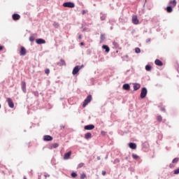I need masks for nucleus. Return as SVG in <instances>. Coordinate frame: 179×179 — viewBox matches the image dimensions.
I'll use <instances>...</instances> for the list:
<instances>
[{
  "label": "nucleus",
  "instance_id": "57",
  "mask_svg": "<svg viewBox=\"0 0 179 179\" xmlns=\"http://www.w3.org/2000/svg\"><path fill=\"white\" fill-rule=\"evenodd\" d=\"M113 27H110V30H113Z\"/></svg>",
  "mask_w": 179,
  "mask_h": 179
},
{
  "label": "nucleus",
  "instance_id": "55",
  "mask_svg": "<svg viewBox=\"0 0 179 179\" xmlns=\"http://www.w3.org/2000/svg\"><path fill=\"white\" fill-rule=\"evenodd\" d=\"M108 156L106 155V156L105 157V159H108Z\"/></svg>",
  "mask_w": 179,
  "mask_h": 179
},
{
  "label": "nucleus",
  "instance_id": "25",
  "mask_svg": "<svg viewBox=\"0 0 179 179\" xmlns=\"http://www.w3.org/2000/svg\"><path fill=\"white\" fill-rule=\"evenodd\" d=\"M59 146V143H52L50 146L51 149H56Z\"/></svg>",
  "mask_w": 179,
  "mask_h": 179
},
{
  "label": "nucleus",
  "instance_id": "4",
  "mask_svg": "<svg viewBox=\"0 0 179 179\" xmlns=\"http://www.w3.org/2000/svg\"><path fill=\"white\" fill-rule=\"evenodd\" d=\"M35 43H36L37 45H41L45 44V43H46V41H45V39H43V38H36V39L35 40Z\"/></svg>",
  "mask_w": 179,
  "mask_h": 179
},
{
  "label": "nucleus",
  "instance_id": "63",
  "mask_svg": "<svg viewBox=\"0 0 179 179\" xmlns=\"http://www.w3.org/2000/svg\"><path fill=\"white\" fill-rule=\"evenodd\" d=\"M178 8H179V6H178Z\"/></svg>",
  "mask_w": 179,
  "mask_h": 179
},
{
  "label": "nucleus",
  "instance_id": "2",
  "mask_svg": "<svg viewBox=\"0 0 179 179\" xmlns=\"http://www.w3.org/2000/svg\"><path fill=\"white\" fill-rule=\"evenodd\" d=\"M148 95V89L145 87H143L141 88V94H140V98L141 99H145Z\"/></svg>",
  "mask_w": 179,
  "mask_h": 179
},
{
  "label": "nucleus",
  "instance_id": "35",
  "mask_svg": "<svg viewBox=\"0 0 179 179\" xmlns=\"http://www.w3.org/2000/svg\"><path fill=\"white\" fill-rule=\"evenodd\" d=\"M84 166V163L81 162L80 164H78L77 166V169H79L80 168H83Z\"/></svg>",
  "mask_w": 179,
  "mask_h": 179
},
{
  "label": "nucleus",
  "instance_id": "10",
  "mask_svg": "<svg viewBox=\"0 0 179 179\" xmlns=\"http://www.w3.org/2000/svg\"><path fill=\"white\" fill-rule=\"evenodd\" d=\"M141 87V84L138 83H133V88H134V91L136 92L138 90H140Z\"/></svg>",
  "mask_w": 179,
  "mask_h": 179
},
{
  "label": "nucleus",
  "instance_id": "14",
  "mask_svg": "<svg viewBox=\"0 0 179 179\" xmlns=\"http://www.w3.org/2000/svg\"><path fill=\"white\" fill-rule=\"evenodd\" d=\"M122 89L124 91L129 92L131 90V85L129 83H124L122 85Z\"/></svg>",
  "mask_w": 179,
  "mask_h": 179
},
{
  "label": "nucleus",
  "instance_id": "53",
  "mask_svg": "<svg viewBox=\"0 0 179 179\" xmlns=\"http://www.w3.org/2000/svg\"><path fill=\"white\" fill-rule=\"evenodd\" d=\"M80 46H83L84 45V43L83 42H80Z\"/></svg>",
  "mask_w": 179,
  "mask_h": 179
},
{
  "label": "nucleus",
  "instance_id": "49",
  "mask_svg": "<svg viewBox=\"0 0 179 179\" xmlns=\"http://www.w3.org/2000/svg\"><path fill=\"white\" fill-rule=\"evenodd\" d=\"M85 13H86L85 10H82V15H85Z\"/></svg>",
  "mask_w": 179,
  "mask_h": 179
},
{
  "label": "nucleus",
  "instance_id": "58",
  "mask_svg": "<svg viewBox=\"0 0 179 179\" xmlns=\"http://www.w3.org/2000/svg\"><path fill=\"white\" fill-rule=\"evenodd\" d=\"M85 30H86V29H85V28H84V29H83V31H85Z\"/></svg>",
  "mask_w": 179,
  "mask_h": 179
},
{
  "label": "nucleus",
  "instance_id": "26",
  "mask_svg": "<svg viewBox=\"0 0 179 179\" xmlns=\"http://www.w3.org/2000/svg\"><path fill=\"white\" fill-rule=\"evenodd\" d=\"M113 45L115 49H119V48H120V44L115 41L113 42Z\"/></svg>",
  "mask_w": 179,
  "mask_h": 179
},
{
  "label": "nucleus",
  "instance_id": "32",
  "mask_svg": "<svg viewBox=\"0 0 179 179\" xmlns=\"http://www.w3.org/2000/svg\"><path fill=\"white\" fill-rule=\"evenodd\" d=\"M53 27L55 28V29H58L59 27V24L57 22H54L53 23Z\"/></svg>",
  "mask_w": 179,
  "mask_h": 179
},
{
  "label": "nucleus",
  "instance_id": "40",
  "mask_svg": "<svg viewBox=\"0 0 179 179\" xmlns=\"http://www.w3.org/2000/svg\"><path fill=\"white\" fill-rule=\"evenodd\" d=\"M87 177L85 173L80 174V179H85Z\"/></svg>",
  "mask_w": 179,
  "mask_h": 179
},
{
  "label": "nucleus",
  "instance_id": "30",
  "mask_svg": "<svg viewBox=\"0 0 179 179\" xmlns=\"http://www.w3.org/2000/svg\"><path fill=\"white\" fill-rule=\"evenodd\" d=\"M169 4H172L173 6V7H175L177 5V1H176V0L171 1H169Z\"/></svg>",
  "mask_w": 179,
  "mask_h": 179
},
{
  "label": "nucleus",
  "instance_id": "17",
  "mask_svg": "<svg viewBox=\"0 0 179 179\" xmlns=\"http://www.w3.org/2000/svg\"><path fill=\"white\" fill-rule=\"evenodd\" d=\"M21 89L22 90V92L27 93V88H26V82L22 81L21 82Z\"/></svg>",
  "mask_w": 179,
  "mask_h": 179
},
{
  "label": "nucleus",
  "instance_id": "31",
  "mask_svg": "<svg viewBox=\"0 0 179 179\" xmlns=\"http://www.w3.org/2000/svg\"><path fill=\"white\" fill-rule=\"evenodd\" d=\"M179 162V157H175L173 160H172V163L173 164H177Z\"/></svg>",
  "mask_w": 179,
  "mask_h": 179
},
{
  "label": "nucleus",
  "instance_id": "62",
  "mask_svg": "<svg viewBox=\"0 0 179 179\" xmlns=\"http://www.w3.org/2000/svg\"><path fill=\"white\" fill-rule=\"evenodd\" d=\"M24 179H27V178H24Z\"/></svg>",
  "mask_w": 179,
  "mask_h": 179
},
{
  "label": "nucleus",
  "instance_id": "23",
  "mask_svg": "<svg viewBox=\"0 0 179 179\" xmlns=\"http://www.w3.org/2000/svg\"><path fill=\"white\" fill-rule=\"evenodd\" d=\"M152 66H151L150 64H147V65H145V71H148V72L151 71H152Z\"/></svg>",
  "mask_w": 179,
  "mask_h": 179
},
{
  "label": "nucleus",
  "instance_id": "34",
  "mask_svg": "<svg viewBox=\"0 0 179 179\" xmlns=\"http://www.w3.org/2000/svg\"><path fill=\"white\" fill-rule=\"evenodd\" d=\"M132 158L135 160L138 159L139 158V156L136 154L133 153L132 154Z\"/></svg>",
  "mask_w": 179,
  "mask_h": 179
},
{
  "label": "nucleus",
  "instance_id": "16",
  "mask_svg": "<svg viewBox=\"0 0 179 179\" xmlns=\"http://www.w3.org/2000/svg\"><path fill=\"white\" fill-rule=\"evenodd\" d=\"M155 64L157 66H163L164 63L162 60L159 59H156L155 60Z\"/></svg>",
  "mask_w": 179,
  "mask_h": 179
},
{
  "label": "nucleus",
  "instance_id": "6",
  "mask_svg": "<svg viewBox=\"0 0 179 179\" xmlns=\"http://www.w3.org/2000/svg\"><path fill=\"white\" fill-rule=\"evenodd\" d=\"M72 155V151L69 150L64 154L63 159L64 160H68L71 158V156Z\"/></svg>",
  "mask_w": 179,
  "mask_h": 179
},
{
  "label": "nucleus",
  "instance_id": "59",
  "mask_svg": "<svg viewBox=\"0 0 179 179\" xmlns=\"http://www.w3.org/2000/svg\"><path fill=\"white\" fill-rule=\"evenodd\" d=\"M32 128V127L31 126V127H29V129H31Z\"/></svg>",
  "mask_w": 179,
  "mask_h": 179
},
{
  "label": "nucleus",
  "instance_id": "12",
  "mask_svg": "<svg viewBox=\"0 0 179 179\" xmlns=\"http://www.w3.org/2000/svg\"><path fill=\"white\" fill-rule=\"evenodd\" d=\"M12 17H13V20L17 22V21H18V20H20L21 16H20V15L18 14V13H14V14H13Z\"/></svg>",
  "mask_w": 179,
  "mask_h": 179
},
{
  "label": "nucleus",
  "instance_id": "38",
  "mask_svg": "<svg viewBox=\"0 0 179 179\" xmlns=\"http://www.w3.org/2000/svg\"><path fill=\"white\" fill-rule=\"evenodd\" d=\"M34 41H35V38H34V36H29V42L33 43V42H34Z\"/></svg>",
  "mask_w": 179,
  "mask_h": 179
},
{
  "label": "nucleus",
  "instance_id": "3",
  "mask_svg": "<svg viewBox=\"0 0 179 179\" xmlns=\"http://www.w3.org/2000/svg\"><path fill=\"white\" fill-rule=\"evenodd\" d=\"M62 6L64 8H74L76 5H75V3L73 2L67 1V2L63 3Z\"/></svg>",
  "mask_w": 179,
  "mask_h": 179
},
{
  "label": "nucleus",
  "instance_id": "11",
  "mask_svg": "<svg viewBox=\"0 0 179 179\" xmlns=\"http://www.w3.org/2000/svg\"><path fill=\"white\" fill-rule=\"evenodd\" d=\"M128 146L131 150H136V148H137V144L134 142L129 143Z\"/></svg>",
  "mask_w": 179,
  "mask_h": 179
},
{
  "label": "nucleus",
  "instance_id": "19",
  "mask_svg": "<svg viewBox=\"0 0 179 179\" xmlns=\"http://www.w3.org/2000/svg\"><path fill=\"white\" fill-rule=\"evenodd\" d=\"M57 65L59 66H66V64L64 59H61L60 61L57 63Z\"/></svg>",
  "mask_w": 179,
  "mask_h": 179
},
{
  "label": "nucleus",
  "instance_id": "20",
  "mask_svg": "<svg viewBox=\"0 0 179 179\" xmlns=\"http://www.w3.org/2000/svg\"><path fill=\"white\" fill-rule=\"evenodd\" d=\"M107 18V15L103 13H100V20L105 21Z\"/></svg>",
  "mask_w": 179,
  "mask_h": 179
},
{
  "label": "nucleus",
  "instance_id": "61",
  "mask_svg": "<svg viewBox=\"0 0 179 179\" xmlns=\"http://www.w3.org/2000/svg\"><path fill=\"white\" fill-rule=\"evenodd\" d=\"M170 168H171V164L169 165Z\"/></svg>",
  "mask_w": 179,
  "mask_h": 179
},
{
  "label": "nucleus",
  "instance_id": "33",
  "mask_svg": "<svg viewBox=\"0 0 179 179\" xmlns=\"http://www.w3.org/2000/svg\"><path fill=\"white\" fill-rule=\"evenodd\" d=\"M122 61H126V62H129V59H129V55H126L124 57H122Z\"/></svg>",
  "mask_w": 179,
  "mask_h": 179
},
{
  "label": "nucleus",
  "instance_id": "48",
  "mask_svg": "<svg viewBox=\"0 0 179 179\" xmlns=\"http://www.w3.org/2000/svg\"><path fill=\"white\" fill-rule=\"evenodd\" d=\"M151 41V38H148L147 40H146V43H150Z\"/></svg>",
  "mask_w": 179,
  "mask_h": 179
},
{
  "label": "nucleus",
  "instance_id": "28",
  "mask_svg": "<svg viewBox=\"0 0 179 179\" xmlns=\"http://www.w3.org/2000/svg\"><path fill=\"white\" fill-rule=\"evenodd\" d=\"M148 146H149V145H148V142H144L142 143V148L147 149V148H148Z\"/></svg>",
  "mask_w": 179,
  "mask_h": 179
},
{
  "label": "nucleus",
  "instance_id": "43",
  "mask_svg": "<svg viewBox=\"0 0 179 179\" xmlns=\"http://www.w3.org/2000/svg\"><path fill=\"white\" fill-rule=\"evenodd\" d=\"M34 95L35 96H39L38 92V91L34 92Z\"/></svg>",
  "mask_w": 179,
  "mask_h": 179
},
{
  "label": "nucleus",
  "instance_id": "39",
  "mask_svg": "<svg viewBox=\"0 0 179 179\" xmlns=\"http://www.w3.org/2000/svg\"><path fill=\"white\" fill-rule=\"evenodd\" d=\"M173 174L174 175H178L179 174V168L173 170Z\"/></svg>",
  "mask_w": 179,
  "mask_h": 179
},
{
  "label": "nucleus",
  "instance_id": "60",
  "mask_svg": "<svg viewBox=\"0 0 179 179\" xmlns=\"http://www.w3.org/2000/svg\"><path fill=\"white\" fill-rule=\"evenodd\" d=\"M24 132H27V130H24Z\"/></svg>",
  "mask_w": 179,
  "mask_h": 179
},
{
  "label": "nucleus",
  "instance_id": "37",
  "mask_svg": "<svg viewBox=\"0 0 179 179\" xmlns=\"http://www.w3.org/2000/svg\"><path fill=\"white\" fill-rule=\"evenodd\" d=\"M157 120L159 122H162V115H158L157 117Z\"/></svg>",
  "mask_w": 179,
  "mask_h": 179
},
{
  "label": "nucleus",
  "instance_id": "7",
  "mask_svg": "<svg viewBox=\"0 0 179 179\" xmlns=\"http://www.w3.org/2000/svg\"><path fill=\"white\" fill-rule=\"evenodd\" d=\"M6 101H7V103H8V107H10V108H14L15 104L11 98L10 97L7 98Z\"/></svg>",
  "mask_w": 179,
  "mask_h": 179
},
{
  "label": "nucleus",
  "instance_id": "47",
  "mask_svg": "<svg viewBox=\"0 0 179 179\" xmlns=\"http://www.w3.org/2000/svg\"><path fill=\"white\" fill-rule=\"evenodd\" d=\"M102 176H106V171H102V173H101Z\"/></svg>",
  "mask_w": 179,
  "mask_h": 179
},
{
  "label": "nucleus",
  "instance_id": "52",
  "mask_svg": "<svg viewBox=\"0 0 179 179\" xmlns=\"http://www.w3.org/2000/svg\"><path fill=\"white\" fill-rule=\"evenodd\" d=\"M177 71H178V73H179V64H178Z\"/></svg>",
  "mask_w": 179,
  "mask_h": 179
},
{
  "label": "nucleus",
  "instance_id": "27",
  "mask_svg": "<svg viewBox=\"0 0 179 179\" xmlns=\"http://www.w3.org/2000/svg\"><path fill=\"white\" fill-rule=\"evenodd\" d=\"M106 39V34H101L100 36V42H103Z\"/></svg>",
  "mask_w": 179,
  "mask_h": 179
},
{
  "label": "nucleus",
  "instance_id": "8",
  "mask_svg": "<svg viewBox=\"0 0 179 179\" xmlns=\"http://www.w3.org/2000/svg\"><path fill=\"white\" fill-rule=\"evenodd\" d=\"M43 140L45 142H50L53 140V137L50 135H45L43 136Z\"/></svg>",
  "mask_w": 179,
  "mask_h": 179
},
{
  "label": "nucleus",
  "instance_id": "41",
  "mask_svg": "<svg viewBox=\"0 0 179 179\" xmlns=\"http://www.w3.org/2000/svg\"><path fill=\"white\" fill-rule=\"evenodd\" d=\"M128 170H129V171H130L131 173L135 171V169H134V167H129Z\"/></svg>",
  "mask_w": 179,
  "mask_h": 179
},
{
  "label": "nucleus",
  "instance_id": "22",
  "mask_svg": "<svg viewBox=\"0 0 179 179\" xmlns=\"http://www.w3.org/2000/svg\"><path fill=\"white\" fill-rule=\"evenodd\" d=\"M166 10L167 13H171L173 12V6H166Z\"/></svg>",
  "mask_w": 179,
  "mask_h": 179
},
{
  "label": "nucleus",
  "instance_id": "15",
  "mask_svg": "<svg viewBox=\"0 0 179 179\" xmlns=\"http://www.w3.org/2000/svg\"><path fill=\"white\" fill-rule=\"evenodd\" d=\"M132 23L135 25H137L139 24V20L138 19L137 15L132 16Z\"/></svg>",
  "mask_w": 179,
  "mask_h": 179
},
{
  "label": "nucleus",
  "instance_id": "1",
  "mask_svg": "<svg viewBox=\"0 0 179 179\" xmlns=\"http://www.w3.org/2000/svg\"><path fill=\"white\" fill-rule=\"evenodd\" d=\"M92 100V95L89 94L87 96V97L85 99L83 103V108H85Z\"/></svg>",
  "mask_w": 179,
  "mask_h": 179
},
{
  "label": "nucleus",
  "instance_id": "46",
  "mask_svg": "<svg viewBox=\"0 0 179 179\" xmlns=\"http://www.w3.org/2000/svg\"><path fill=\"white\" fill-rule=\"evenodd\" d=\"M85 67V66L83 64L80 65V66H78V69L80 70H81L82 69H83Z\"/></svg>",
  "mask_w": 179,
  "mask_h": 179
},
{
  "label": "nucleus",
  "instance_id": "36",
  "mask_svg": "<svg viewBox=\"0 0 179 179\" xmlns=\"http://www.w3.org/2000/svg\"><path fill=\"white\" fill-rule=\"evenodd\" d=\"M120 162V159L116 158L114 159L113 164H119Z\"/></svg>",
  "mask_w": 179,
  "mask_h": 179
},
{
  "label": "nucleus",
  "instance_id": "24",
  "mask_svg": "<svg viewBox=\"0 0 179 179\" xmlns=\"http://www.w3.org/2000/svg\"><path fill=\"white\" fill-rule=\"evenodd\" d=\"M71 177L73 179H76L78 177V173L76 172H75V171H72L71 173Z\"/></svg>",
  "mask_w": 179,
  "mask_h": 179
},
{
  "label": "nucleus",
  "instance_id": "44",
  "mask_svg": "<svg viewBox=\"0 0 179 179\" xmlns=\"http://www.w3.org/2000/svg\"><path fill=\"white\" fill-rule=\"evenodd\" d=\"M44 177H45V178H50V175L48 174V173H45Z\"/></svg>",
  "mask_w": 179,
  "mask_h": 179
},
{
  "label": "nucleus",
  "instance_id": "50",
  "mask_svg": "<svg viewBox=\"0 0 179 179\" xmlns=\"http://www.w3.org/2000/svg\"><path fill=\"white\" fill-rule=\"evenodd\" d=\"M96 159H97L98 161H100V160H101V157H100V156H98V157H96Z\"/></svg>",
  "mask_w": 179,
  "mask_h": 179
},
{
  "label": "nucleus",
  "instance_id": "45",
  "mask_svg": "<svg viewBox=\"0 0 179 179\" xmlns=\"http://www.w3.org/2000/svg\"><path fill=\"white\" fill-rule=\"evenodd\" d=\"M160 110L162 112H166V108L164 107H161Z\"/></svg>",
  "mask_w": 179,
  "mask_h": 179
},
{
  "label": "nucleus",
  "instance_id": "21",
  "mask_svg": "<svg viewBox=\"0 0 179 179\" xmlns=\"http://www.w3.org/2000/svg\"><path fill=\"white\" fill-rule=\"evenodd\" d=\"M92 133H90V132H87V133L85 134L84 138H85V139H86V140H89V139L92 138Z\"/></svg>",
  "mask_w": 179,
  "mask_h": 179
},
{
  "label": "nucleus",
  "instance_id": "13",
  "mask_svg": "<svg viewBox=\"0 0 179 179\" xmlns=\"http://www.w3.org/2000/svg\"><path fill=\"white\" fill-rule=\"evenodd\" d=\"M27 54L26 48L24 46H21L20 49V55L21 56H25Z\"/></svg>",
  "mask_w": 179,
  "mask_h": 179
},
{
  "label": "nucleus",
  "instance_id": "54",
  "mask_svg": "<svg viewBox=\"0 0 179 179\" xmlns=\"http://www.w3.org/2000/svg\"><path fill=\"white\" fill-rule=\"evenodd\" d=\"M61 127H62V129H64V128H65V126L61 125Z\"/></svg>",
  "mask_w": 179,
  "mask_h": 179
},
{
  "label": "nucleus",
  "instance_id": "51",
  "mask_svg": "<svg viewBox=\"0 0 179 179\" xmlns=\"http://www.w3.org/2000/svg\"><path fill=\"white\" fill-rule=\"evenodd\" d=\"M78 39H79V40H81V39H82V35H79V36H78Z\"/></svg>",
  "mask_w": 179,
  "mask_h": 179
},
{
  "label": "nucleus",
  "instance_id": "42",
  "mask_svg": "<svg viewBox=\"0 0 179 179\" xmlns=\"http://www.w3.org/2000/svg\"><path fill=\"white\" fill-rule=\"evenodd\" d=\"M50 70L49 69H45V74L48 75V74H50Z\"/></svg>",
  "mask_w": 179,
  "mask_h": 179
},
{
  "label": "nucleus",
  "instance_id": "56",
  "mask_svg": "<svg viewBox=\"0 0 179 179\" xmlns=\"http://www.w3.org/2000/svg\"><path fill=\"white\" fill-rule=\"evenodd\" d=\"M125 159H126V160H128V159H129V157H125Z\"/></svg>",
  "mask_w": 179,
  "mask_h": 179
},
{
  "label": "nucleus",
  "instance_id": "18",
  "mask_svg": "<svg viewBox=\"0 0 179 179\" xmlns=\"http://www.w3.org/2000/svg\"><path fill=\"white\" fill-rule=\"evenodd\" d=\"M101 48L105 50L106 53H109L110 51V47L108 45H103Z\"/></svg>",
  "mask_w": 179,
  "mask_h": 179
},
{
  "label": "nucleus",
  "instance_id": "29",
  "mask_svg": "<svg viewBox=\"0 0 179 179\" xmlns=\"http://www.w3.org/2000/svg\"><path fill=\"white\" fill-rule=\"evenodd\" d=\"M134 51L136 54H140L141 52V50L140 48H135Z\"/></svg>",
  "mask_w": 179,
  "mask_h": 179
},
{
  "label": "nucleus",
  "instance_id": "5",
  "mask_svg": "<svg viewBox=\"0 0 179 179\" xmlns=\"http://www.w3.org/2000/svg\"><path fill=\"white\" fill-rule=\"evenodd\" d=\"M94 128H95V126L94 124H90L84 126V130H86V131H92L94 129Z\"/></svg>",
  "mask_w": 179,
  "mask_h": 179
},
{
  "label": "nucleus",
  "instance_id": "9",
  "mask_svg": "<svg viewBox=\"0 0 179 179\" xmlns=\"http://www.w3.org/2000/svg\"><path fill=\"white\" fill-rule=\"evenodd\" d=\"M80 69H79V65H77L73 67V71H72V75L76 76L80 72Z\"/></svg>",
  "mask_w": 179,
  "mask_h": 179
}]
</instances>
